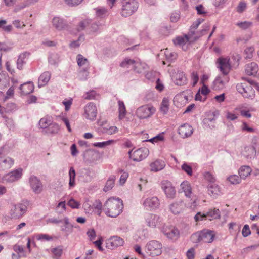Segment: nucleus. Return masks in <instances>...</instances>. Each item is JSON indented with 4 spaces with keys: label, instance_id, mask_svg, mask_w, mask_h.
<instances>
[{
    "label": "nucleus",
    "instance_id": "dca6fc26",
    "mask_svg": "<svg viewBox=\"0 0 259 259\" xmlns=\"http://www.w3.org/2000/svg\"><path fill=\"white\" fill-rule=\"evenodd\" d=\"M160 205L158 198L156 196L146 198L144 202L143 205L147 209L153 210L157 208Z\"/></svg>",
    "mask_w": 259,
    "mask_h": 259
},
{
    "label": "nucleus",
    "instance_id": "423d86ee",
    "mask_svg": "<svg viewBox=\"0 0 259 259\" xmlns=\"http://www.w3.org/2000/svg\"><path fill=\"white\" fill-rule=\"evenodd\" d=\"M253 83V81H249L248 83L244 82L238 84L236 85L237 90L245 98H252L255 95V91L252 86Z\"/></svg>",
    "mask_w": 259,
    "mask_h": 259
},
{
    "label": "nucleus",
    "instance_id": "20e7f679",
    "mask_svg": "<svg viewBox=\"0 0 259 259\" xmlns=\"http://www.w3.org/2000/svg\"><path fill=\"white\" fill-rule=\"evenodd\" d=\"M139 3L136 0H128L122 2L121 15L127 17L135 13L138 10Z\"/></svg>",
    "mask_w": 259,
    "mask_h": 259
},
{
    "label": "nucleus",
    "instance_id": "052dcab7",
    "mask_svg": "<svg viewBox=\"0 0 259 259\" xmlns=\"http://www.w3.org/2000/svg\"><path fill=\"white\" fill-rule=\"evenodd\" d=\"M164 139V137L162 135H158L156 136H155L154 137L149 139V140H146L147 141H150L152 143H154V142H160V141H163Z\"/></svg>",
    "mask_w": 259,
    "mask_h": 259
},
{
    "label": "nucleus",
    "instance_id": "8fccbe9b",
    "mask_svg": "<svg viewBox=\"0 0 259 259\" xmlns=\"http://www.w3.org/2000/svg\"><path fill=\"white\" fill-rule=\"evenodd\" d=\"M96 15L102 17L108 15L107 10L104 8H98L96 9Z\"/></svg>",
    "mask_w": 259,
    "mask_h": 259
},
{
    "label": "nucleus",
    "instance_id": "9d476101",
    "mask_svg": "<svg viewBox=\"0 0 259 259\" xmlns=\"http://www.w3.org/2000/svg\"><path fill=\"white\" fill-rule=\"evenodd\" d=\"M240 55L237 53L233 54L231 58L229 57L221 56L218 58L216 63L218 65H235L239 63L240 59Z\"/></svg>",
    "mask_w": 259,
    "mask_h": 259
},
{
    "label": "nucleus",
    "instance_id": "0eeeda50",
    "mask_svg": "<svg viewBox=\"0 0 259 259\" xmlns=\"http://www.w3.org/2000/svg\"><path fill=\"white\" fill-rule=\"evenodd\" d=\"M161 249L162 244L156 240H151L148 242L146 246V252L152 256L161 254Z\"/></svg>",
    "mask_w": 259,
    "mask_h": 259
},
{
    "label": "nucleus",
    "instance_id": "a878e982",
    "mask_svg": "<svg viewBox=\"0 0 259 259\" xmlns=\"http://www.w3.org/2000/svg\"><path fill=\"white\" fill-rule=\"evenodd\" d=\"M207 189L209 195L214 198H216L221 194L220 188L215 183H210L207 186Z\"/></svg>",
    "mask_w": 259,
    "mask_h": 259
},
{
    "label": "nucleus",
    "instance_id": "bf43d9fd",
    "mask_svg": "<svg viewBox=\"0 0 259 259\" xmlns=\"http://www.w3.org/2000/svg\"><path fill=\"white\" fill-rule=\"evenodd\" d=\"M9 80L8 79L3 77L2 78H0V89H4L9 85Z\"/></svg>",
    "mask_w": 259,
    "mask_h": 259
},
{
    "label": "nucleus",
    "instance_id": "6e6d98bb",
    "mask_svg": "<svg viewBox=\"0 0 259 259\" xmlns=\"http://www.w3.org/2000/svg\"><path fill=\"white\" fill-rule=\"evenodd\" d=\"M252 23L251 22L244 21L238 22L237 23L236 25L243 29H246L250 27L252 25Z\"/></svg>",
    "mask_w": 259,
    "mask_h": 259
},
{
    "label": "nucleus",
    "instance_id": "603ef678",
    "mask_svg": "<svg viewBox=\"0 0 259 259\" xmlns=\"http://www.w3.org/2000/svg\"><path fill=\"white\" fill-rule=\"evenodd\" d=\"M141 62H140V59H131L129 58H126L122 63L121 65H132L134 64H140Z\"/></svg>",
    "mask_w": 259,
    "mask_h": 259
},
{
    "label": "nucleus",
    "instance_id": "e2e57ef3",
    "mask_svg": "<svg viewBox=\"0 0 259 259\" xmlns=\"http://www.w3.org/2000/svg\"><path fill=\"white\" fill-rule=\"evenodd\" d=\"M242 235L246 237L251 234L249 227L248 225H245L242 231Z\"/></svg>",
    "mask_w": 259,
    "mask_h": 259
},
{
    "label": "nucleus",
    "instance_id": "de8ad7c7",
    "mask_svg": "<svg viewBox=\"0 0 259 259\" xmlns=\"http://www.w3.org/2000/svg\"><path fill=\"white\" fill-rule=\"evenodd\" d=\"M98 95L96 93V92L92 90L89 92H87L83 95V98L86 100H93L96 98V97L98 96Z\"/></svg>",
    "mask_w": 259,
    "mask_h": 259
},
{
    "label": "nucleus",
    "instance_id": "5fc2aeb1",
    "mask_svg": "<svg viewBox=\"0 0 259 259\" xmlns=\"http://www.w3.org/2000/svg\"><path fill=\"white\" fill-rule=\"evenodd\" d=\"M93 206L94 208L97 210V212L99 215H100L102 212V204L101 201L99 200H96L95 203L93 204Z\"/></svg>",
    "mask_w": 259,
    "mask_h": 259
},
{
    "label": "nucleus",
    "instance_id": "37998d69",
    "mask_svg": "<svg viewBox=\"0 0 259 259\" xmlns=\"http://www.w3.org/2000/svg\"><path fill=\"white\" fill-rule=\"evenodd\" d=\"M191 241L194 243H198L202 242L201 233L198 232L193 234L191 236Z\"/></svg>",
    "mask_w": 259,
    "mask_h": 259
},
{
    "label": "nucleus",
    "instance_id": "c9c22d12",
    "mask_svg": "<svg viewBox=\"0 0 259 259\" xmlns=\"http://www.w3.org/2000/svg\"><path fill=\"white\" fill-rule=\"evenodd\" d=\"M251 171V168L248 166H242L239 170V174L241 179H245L250 175Z\"/></svg>",
    "mask_w": 259,
    "mask_h": 259
},
{
    "label": "nucleus",
    "instance_id": "09e8293b",
    "mask_svg": "<svg viewBox=\"0 0 259 259\" xmlns=\"http://www.w3.org/2000/svg\"><path fill=\"white\" fill-rule=\"evenodd\" d=\"M82 66H79V75L81 79H87L89 72H88L87 69L84 68V67H81Z\"/></svg>",
    "mask_w": 259,
    "mask_h": 259
},
{
    "label": "nucleus",
    "instance_id": "13d9d810",
    "mask_svg": "<svg viewBox=\"0 0 259 259\" xmlns=\"http://www.w3.org/2000/svg\"><path fill=\"white\" fill-rule=\"evenodd\" d=\"M77 62L78 65H84L88 63V60L80 54L78 55L77 56Z\"/></svg>",
    "mask_w": 259,
    "mask_h": 259
},
{
    "label": "nucleus",
    "instance_id": "c03bdc74",
    "mask_svg": "<svg viewBox=\"0 0 259 259\" xmlns=\"http://www.w3.org/2000/svg\"><path fill=\"white\" fill-rule=\"evenodd\" d=\"M197 14L202 16H206L208 13L205 8L201 4L198 5L195 7Z\"/></svg>",
    "mask_w": 259,
    "mask_h": 259
},
{
    "label": "nucleus",
    "instance_id": "473e14b6",
    "mask_svg": "<svg viewBox=\"0 0 259 259\" xmlns=\"http://www.w3.org/2000/svg\"><path fill=\"white\" fill-rule=\"evenodd\" d=\"M245 72L248 75H252L259 78L258 66H247L245 69Z\"/></svg>",
    "mask_w": 259,
    "mask_h": 259
},
{
    "label": "nucleus",
    "instance_id": "e433bc0d",
    "mask_svg": "<svg viewBox=\"0 0 259 259\" xmlns=\"http://www.w3.org/2000/svg\"><path fill=\"white\" fill-rule=\"evenodd\" d=\"M205 218H208L209 220L219 219L220 217V212L218 209L210 210L205 214Z\"/></svg>",
    "mask_w": 259,
    "mask_h": 259
},
{
    "label": "nucleus",
    "instance_id": "69168bd1",
    "mask_svg": "<svg viewBox=\"0 0 259 259\" xmlns=\"http://www.w3.org/2000/svg\"><path fill=\"white\" fill-rule=\"evenodd\" d=\"M191 78L193 81V86H194L196 84L199 80V77L197 72L193 71L191 73Z\"/></svg>",
    "mask_w": 259,
    "mask_h": 259
},
{
    "label": "nucleus",
    "instance_id": "338daca9",
    "mask_svg": "<svg viewBox=\"0 0 259 259\" xmlns=\"http://www.w3.org/2000/svg\"><path fill=\"white\" fill-rule=\"evenodd\" d=\"M128 177V174L127 172H125V171L123 172L122 175L120 176V180H119L120 184L121 185L124 184L125 183Z\"/></svg>",
    "mask_w": 259,
    "mask_h": 259
},
{
    "label": "nucleus",
    "instance_id": "7c9ffc66",
    "mask_svg": "<svg viewBox=\"0 0 259 259\" xmlns=\"http://www.w3.org/2000/svg\"><path fill=\"white\" fill-rule=\"evenodd\" d=\"M256 149L253 146H249L245 147L243 155L247 159L254 158L256 155Z\"/></svg>",
    "mask_w": 259,
    "mask_h": 259
},
{
    "label": "nucleus",
    "instance_id": "6ab92c4d",
    "mask_svg": "<svg viewBox=\"0 0 259 259\" xmlns=\"http://www.w3.org/2000/svg\"><path fill=\"white\" fill-rule=\"evenodd\" d=\"M145 219L147 225L151 228H155L160 222L159 217L152 213H146Z\"/></svg>",
    "mask_w": 259,
    "mask_h": 259
},
{
    "label": "nucleus",
    "instance_id": "58836bf2",
    "mask_svg": "<svg viewBox=\"0 0 259 259\" xmlns=\"http://www.w3.org/2000/svg\"><path fill=\"white\" fill-rule=\"evenodd\" d=\"M118 104V111H119V118L120 119H122L125 117L126 113L125 106L122 101H119Z\"/></svg>",
    "mask_w": 259,
    "mask_h": 259
},
{
    "label": "nucleus",
    "instance_id": "f257e3e1",
    "mask_svg": "<svg viewBox=\"0 0 259 259\" xmlns=\"http://www.w3.org/2000/svg\"><path fill=\"white\" fill-rule=\"evenodd\" d=\"M123 208V202L121 199L110 198L105 203L103 209L107 216L116 218L122 212Z\"/></svg>",
    "mask_w": 259,
    "mask_h": 259
},
{
    "label": "nucleus",
    "instance_id": "a211bd4d",
    "mask_svg": "<svg viewBox=\"0 0 259 259\" xmlns=\"http://www.w3.org/2000/svg\"><path fill=\"white\" fill-rule=\"evenodd\" d=\"M4 148H0V160L2 162L3 168L6 170L9 169L13 165L14 160L10 157L3 156L5 155V152H3Z\"/></svg>",
    "mask_w": 259,
    "mask_h": 259
},
{
    "label": "nucleus",
    "instance_id": "393cba45",
    "mask_svg": "<svg viewBox=\"0 0 259 259\" xmlns=\"http://www.w3.org/2000/svg\"><path fill=\"white\" fill-rule=\"evenodd\" d=\"M64 226H61V230L64 232L65 236H68L73 231V225L70 223L68 218L65 217L63 220Z\"/></svg>",
    "mask_w": 259,
    "mask_h": 259
},
{
    "label": "nucleus",
    "instance_id": "c756f323",
    "mask_svg": "<svg viewBox=\"0 0 259 259\" xmlns=\"http://www.w3.org/2000/svg\"><path fill=\"white\" fill-rule=\"evenodd\" d=\"M51 73L49 72H45L40 75L38 78V87L41 88L45 86L50 80Z\"/></svg>",
    "mask_w": 259,
    "mask_h": 259
},
{
    "label": "nucleus",
    "instance_id": "c85d7f7f",
    "mask_svg": "<svg viewBox=\"0 0 259 259\" xmlns=\"http://www.w3.org/2000/svg\"><path fill=\"white\" fill-rule=\"evenodd\" d=\"M52 25L58 30H62L66 27V24L63 20L58 17H54L52 20Z\"/></svg>",
    "mask_w": 259,
    "mask_h": 259
},
{
    "label": "nucleus",
    "instance_id": "49530a36",
    "mask_svg": "<svg viewBox=\"0 0 259 259\" xmlns=\"http://www.w3.org/2000/svg\"><path fill=\"white\" fill-rule=\"evenodd\" d=\"M7 24V21L5 20H0V28H2L4 31L10 32L12 30V26L11 25L5 26Z\"/></svg>",
    "mask_w": 259,
    "mask_h": 259
},
{
    "label": "nucleus",
    "instance_id": "412c9836",
    "mask_svg": "<svg viewBox=\"0 0 259 259\" xmlns=\"http://www.w3.org/2000/svg\"><path fill=\"white\" fill-rule=\"evenodd\" d=\"M171 77L174 83L177 85H183L187 83L186 77L182 71H178Z\"/></svg>",
    "mask_w": 259,
    "mask_h": 259
},
{
    "label": "nucleus",
    "instance_id": "4d7b16f0",
    "mask_svg": "<svg viewBox=\"0 0 259 259\" xmlns=\"http://www.w3.org/2000/svg\"><path fill=\"white\" fill-rule=\"evenodd\" d=\"M113 141V140H108L105 142H97L93 144L94 146L103 148L107 145H110Z\"/></svg>",
    "mask_w": 259,
    "mask_h": 259
},
{
    "label": "nucleus",
    "instance_id": "79ce46f5",
    "mask_svg": "<svg viewBox=\"0 0 259 259\" xmlns=\"http://www.w3.org/2000/svg\"><path fill=\"white\" fill-rule=\"evenodd\" d=\"M30 56V53L28 52H24L21 54L17 60V65H22L27 63Z\"/></svg>",
    "mask_w": 259,
    "mask_h": 259
},
{
    "label": "nucleus",
    "instance_id": "b1692460",
    "mask_svg": "<svg viewBox=\"0 0 259 259\" xmlns=\"http://www.w3.org/2000/svg\"><path fill=\"white\" fill-rule=\"evenodd\" d=\"M34 88L33 84L30 81L21 84L19 87L21 91V95L25 96L33 92Z\"/></svg>",
    "mask_w": 259,
    "mask_h": 259
},
{
    "label": "nucleus",
    "instance_id": "7ed1b4c3",
    "mask_svg": "<svg viewBox=\"0 0 259 259\" xmlns=\"http://www.w3.org/2000/svg\"><path fill=\"white\" fill-rule=\"evenodd\" d=\"M232 66H218L222 75H219L213 81L214 85L218 89H222L225 84L228 82L229 77L228 76V73L231 69Z\"/></svg>",
    "mask_w": 259,
    "mask_h": 259
},
{
    "label": "nucleus",
    "instance_id": "ea45409f",
    "mask_svg": "<svg viewBox=\"0 0 259 259\" xmlns=\"http://www.w3.org/2000/svg\"><path fill=\"white\" fill-rule=\"evenodd\" d=\"M76 173L75 169L73 167H71L69 170V186L71 188L75 186V179Z\"/></svg>",
    "mask_w": 259,
    "mask_h": 259
},
{
    "label": "nucleus",
    "instance_id": "4be33fe9",
    "mask_svg": "<svg viewBox=\"0 0 259 259\" xmlns=\"http://www.w3.org/2000/svg\"><path fill=\"white\" fill-rule=\"evenodd\" d=\"M195 39H193L190 36L185 35L183 36L177 37L174 40V42L175 45H178L181 46L183 49L185 45L187 43H190L194 41Z\"/></svg>",
    "mask_w": 259,
    "mask_h": 259
},
{
    "label": "nucleus",
    "instance_id": "2eb2a0df",
    "mask_svg": "<svg viewBox=\"0 0 259 259\" xmlns=\"http://www.w3.org/2000/svg\"><path fill=\"white\" fill-rule=\"evenodd\" d=\"M185 207V204L182 200L176 201L169 205V210L174 214L182 212Z\"/></svg>",
    "mask_w": 259,
    "mask_h": 259
},
{
    "label": "nucleus",
    "instance_id": "72a5a7b5",
    "mask_svg": "<svg viewBox=\"0 0 259 259\" xmlns=\"http://www.w3.org/2000/svg\"><path fill=\"white\" fill-rule=\"evenodd\" d=\"M52 119L51 117L45 116L41 118L39 121V125L41 128L45 130L53 123Z\"/></svg>",
    "mask_w": 259,
    "mask_h": 259
},
{
    "label": "nucleus",
    "instance_id": "3c124183",
    "mask_svg": "<svg viewBox=\"0 0 259 259\" xmlns=\"http://www.w3.org/2000/svg\"><path fill=\"white\" fill-rule=\"evenodd\" d=\"M182 169L189 176H192L193 174L192 167L187 163H184L182 166Z\"/></svg>",
    "mask_w": 259,
    "mask_h": 259
},
{
    "label": "nucleus",
    "instance_id": "f3484780",
    "mask_svg": "<svg viewBox=\"0 0 259 259\" xmlns=\"http://www.w3.org/2000/svg\"><path fill=\"white\" fill-rule=\"evenodd\" d=\"M22 176V169L18 168L6 174L4 179L7 182L12 183L18 180Z\"/></svg>",
    "mask_w": 259,
    "mask_h": 259
},
{
    "label": "nucleus",
    "instance_id": "a18cd8bd",
    "mask_svg": "<svg viewBox=\"0 0 259 259\" xmlns=\"http://www.w3.org/2000/svg\"><path fill=\"white\" fill-rule=\"evenodd\" d=\"M13 249L17 253V255H20L21 256L23 257L26 256L24 247L22 246L16 244L14 246Z\"/></svg>",
    "mask_w": 259,
    "mask_h": 259
},
{
    "label": "nucleus",
    "instance_id": "f03ea898",
    "mask_svg": "<svg viewBox=\"0 0 259 259\" xmlns=\"http://www.w3.org/2000/svg\"><path fill=\"white\" fill-rule=\"evenodd\" d=\"M29 202L23 200L17 203H13L11 205L10 215L12 219H17L22 218L27 212Z\"/></svg>",
    "mask_w": 259,
    "mask_h": 259
},
{
    "label": "nucleus",
    "instance_id": "774afa93",
    "mask_svg": "<svg viewBox=\"0 0 259 259\" xmlns=\"http://www.w3.org/2000/svg\"><path fill=\"white\" fill-rule=\"evenodd\" d=\"M12 23L17 28H21L25 26L24 23L18 19L13 21Z\"/></svg>",
    "mask_w": 259,
    "mask_h": 259
},
{
    "label": "nucleus",
    "instance_id": "6e6552de",
    "mask_svg": "<svg viewBox=\"0 0 259 259\" xmlns=\"http://www.w3.org/2000/svg\"><path fill=\"white\" fill-rule=\"evenodd\" d=\"M160 185L167 198L174 199L175 197L176 191L171 182L168 180H163L161 182Z\"/></svg>",
    "mask_w": 259,
    "mask_h": 259
},
{
    "label": "nucleus",
    "instance_id": "5701e85b",
    "mask_svg": "<svg viewBox=\"0 0 259 259\" xmlns=\"http://www.w3.org/2000/svg\"><path fill=\"white\" fill-rule=\"evenodd\" d=\"M202 242L204 243H211L215 237V234L213 231L204 230L201 231Z\"/></svg>",
    "mask_w": 259,
    "mask_h": 259
},
{
    "label": "nucleus",
    "instance_id": "2f4dec72",
    "mask_svg": "<svg viewBox=\"0 0 259 259\" xmlns=\"http://www.w3.org/2000/svg\"><path fill=\"white\" fill-rule=\"evenodd\" d=\"M59 130V125L55 122H53L44 131V133L48 135H55L58 133Z\"/></svg>",
    "mask_w": 259,
    "mask_h": 259
},
{
    "label": "nucleus",
    "instance_id": "ddd939ff",
    "mask_svg": "<svg viewBox=\"0 0 259 259\" xmlns=\"http://www.w3.org/2000/svg\"><path fill=\"white\" fill-rule=\"evenodd\" d=\"M31 189L35 194H39L42 191L43 186L40 180L35 176L32 175L29 179Z\"/></svg>",
    "mask_w": 259,
    "mask_h": 259
},
{
    "label": "nucleus",
    "instance_id": "cd10ccee",
    "mask_svg": "<svg viewBox=\"0 0 259 259\" xmlns=\"http://www.w3.org/2000/svg\"><path fill=\"white\" fill-rule=\"evenodd\" d=\"M163 232L167 238L171 239H175L177 238L179 235V230L175 228L164 229Z\"/></svg>",
    "mask_w": 259,
    "mask_h": 259
},
{
    "label": "nucleus",
    "instance_id": "4468645a",
    "mask_svg": "<svg viewBox=\"0 0 259 259\" xmlns=\"http://www.w3.org/2000/svg\"><path fill=\"white\" fill-rule=\"evenodd\" d=\"M124 240L117 236L110 237L106 241V247L110 249H114L119 246L123 245Z\"/></svg>",
    "mask_w": 259,
    "mask_h": 259
},
{
    "label": "nucleus",
    "instance_id": "9b49d317",
    "mask_svg": "<svg viewBox=\"0 0 259 259\" xmlns=\"http://www.w3.org/2000/svg\"><path fill=\"white\" fill-rule=\"evenodd\" d=\"M180 188L178 190L179 193H184L185 196L191 200L194 197L191 183L188 181H184L180 184Z\"/></svg>",
    "mask_w": 259,
    "mask_h": 259
},
{
    "label": "nucleus",
    "instance_id": "39448f33",
    "mask_svg": "<svg viewBox=\"0 0 259 259\" xmlns=\"http://www.w3.org/2000/svg\"><path fill=\"white\" fill-rule=\"evenodd\" d=\"M155 108L150 105H145L138 107L136 111V115L140 119H147L155 112Z\"/></svg>",
    "mask_w": 259,
    "mask_h": 259
},
{
    "label": "nucleus",
    "instance_id": "1a4fd4ad",
    "mask_svg": "<svg viewBox=\"0 0 259 259\" xmlns=\"http://www.w3.org/2000/svg\"><path fill=\"white\" fill-rule=\"evenodd\" d=\"M149 150L147 148H139L134 152L131 150L128 152L130 158L135 161H140L145 159L148 154Z\"/></svg>",
    "mask_w": 259,
    "mask_h": 259
},
{
    "label": "nucleus",
    "instance_id": "a19ab883",
    "mask_svg": "<svg viewBox=\"0 0 259 259\" xmlns=\"http://www.w3.org/2000/svg\"><path fill=\"white\" fill-rule=\"evenodd\" d=\"M164 54L165 55L167 63L171 62L174 60H175L177 57L176 53L171 52L167 48L165 50Z\"/></svg>",
    "mask_w": 259,
    "mask_h": 259
},
{
    "label": "nucleus",
    "instance_id": "bb28decb",
    "mask_svg": "<svg viewBox=\"0 0 259 259\" xmlns=\"http://www.w3.org/2000/svg\"><path fill=\"white\" fill-rule=\"evenodd\" d=\"M165 163L164 161L157 159L150 165L151 171L157 172L162 170L165 166Z\"/></svg>",
    "mask_w": 259,
    "mask_h": 259
},
{
    "label": "nucleus",
    "instance_id": "f704fd0d",
    "mask_svg": "<svg viewBox=\"0 0 259 259\" xmlns=\"http://www.w3.org/2000/svg\"><path fill=\"white\" fill-rule=\"evenodd\" d=\"M169 100L168 98L164 97L161 103L160 111L163 114L167 113L169 110Z\"/></svg>",
    "mask_w": 259,
    "mask_h": 259
},
{
    "label": "nucleus",
    "instance_id": "f8f14e48",
    "mask_svg": "<svg viewBox=\"0 0 259 259\" xmlns=\"http://www.w3.org/2000/svg\"><path fill=\"white\" fill-rule=\"evenodd\" d=\"M84 116L90 120H94L97 114V110L95 104L90 102L84 107Z\"/></svg>",
    "mask_w": 259,
    "mask_h": 259
},
{
    "label": "nucleus",
    "instance_id": "0e129e2a",
    "mask_svg": "<svg viewBox=\"0 0 259 259\" xmlns=\"http://www.w3.org/2000/svg\"><path fill=\"white\" fill-rule=\"evenodd\" d=\"M180 14L179 12H175L171 14L170 19L172 22H177L180 19Z\"/></svg>",
    "mask_w": 259,
    "mask_h": 259
},
{
    "label": "nucleus",
    "instance_id": "aec40b11",
    "mask_svg": "<svg viewBox=\"0 0 259 259\" xmlns=\"http://www.w3.org/2000/svg\"><path fill=\"white\" fill-rule=\"evenodd\" d=\"M178 131L181 137L185 138L192 135L193 133V128L190 124L185 123L179 127Z\"/></svg>",
    "mask_w": 259,
    "mask_h": 259
},
{
    "label": "nucleus",
    "instance_id": "864d4df0",
    "mask_svg": "<svg viewBox=\"0 0 259 259\" xmlns=\"http://www.w3.org/2000/svg\"><path fill=\"white\" fill-rule=\"evenodd\" d=\"M241 178L237 175L231 176L228 178V181L232 184H239L241 182Z\"/></svg>",
    "mask_w": 259,
    "mask_h": 259
},
{
    "label": "nucleus",
    "instance_id": "680f3d73",
    "mask_svg": "<svg viewBox=\"0 0 259 259\" xmlns=\"http://www.w3.org/2000/svg\"><path fill=\"white\" fill-rule=\"evenodd\" d=\"M68 205L72 208H78L79 204L73 199H70L68 202Z\"/></svg>",
    "mask_w": 259,
    "mask_h": 259
},
{
    "label": "nucleus",
    "instance_id": "4c0bfd02",
    "mask_svg": "<svg viewBox=\"0 0 259 259\" xmlns=\"http://www.w3.org/2000/svg\"><path fill=\"white\" fill-rule=\"evenodd\" d=\"M115 179L116 177L114 175H111L109 177L103 189L105 192H107L111 190L114 187Z\"/></svg>",
    "mask_w": 259,
    "mask_h": 259
}]
</instances>
